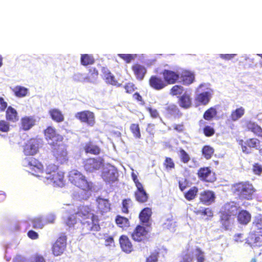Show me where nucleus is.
Here are the masks:
<instances>
[{"label":"nucleus","instance_id":"13","mask_svg":"<svg viewBox=\"0 0 262 262\" xmlns=\"http://www.w3.org/2000/svg\"><path fill=\"white\" fill-rule=\"evenodd\" d=\"M131 69L138 81H142L144 79L147 73V69L143 65L138 63L132 65Z\"/></svg>","mask_w":262,"mask_h":262},{"label":"nucleus","instance_id":"63","mask_svg":"<svg viewBox=\"0 0 262 262\" xmlns=\"http://www.w3.org/2000/svg\"><path fill=\"white\" fill-rule=\"evenodd\" d=\"M92 211V207L89 205H81L78 207L77 213H90Z\"/></svg>","mask_w":262,"mask_h":262},{"label":"nucleus","instance_id":"60","mask_svg":"<svg viewBox=\"0 0 262 262\" xmlns=\"http://www.w3.org/2000/svg\"><path fill=\"white\" fill-rule=\"evenodd\" d=\"M252 171L255 175H261L262 173V165L258 163H254L252 166Z\"/></svg>","mask_w":262,"mask_h":262},{"label":"nucleus","instance_id":"30","mask_svg":"<svg viewBox=\"0 0 262 262\" xmlns=\"http://www.w3.org/2000/svg\"><path fill=\"white\" fill-rule=\"evenodd\" d=\"M245 114V109L243 106L236 108L232 110L230 115V120L233 122L237 121Z\"/></svg>","mask_w":262,"mask_h":262},{"label":"nucleus","instance_id":"37","mask_svg":"<svg viewBox=\"0 0 262 262\" xmlns=\"http://www.w3.org/2000/svg\"><path fill=\"white\" fill-rule=\"evenodd\" d=\"M95 60L93 55L83 54L81 55L80 63L82 66H87L95 63Z\"/></svg>","mask_w":262,"mask_h":262},{"label":"nucleus","instance_id":"59","mask_svg":"<svg viewBox=\"0 0 262 262\" xmlns=\"http://www.w3.org/2000/svg\"><path fill=\"white\" fill-rule=\"evenodd\" d=\"M28 163L27 165L29 167V168L33 167L34 166H40L41 163L35 159L34 158L31 157L27 159Z\"/></svg>","mask_w":262,"mask_h":262},{"label":"nucleus","instance_id":"12","mask_svg":"<svg viewBox=\"0 0 262 262\" xmlns=\"http://www.w3.org/2000/svg\"><path fill=\"white\" fill-rule=\"evenodd\" d=\"M164 80L168 84H172L177 82L180 78V74L174 71L169 70H164L162 72Z\"/></svg>","mask_w":262,"mask_h":262},{"label":"nucleus","instance_id":"40","mask_svg":"<svg viewBox=\"0 0 262 262\" xmlns=\"http://www.w3.org/2000/svg\"><path fill=\"white\" fill-rule=\"evenodd\" d=\"M217 114V112L214 107H210L207 109L203 114V118L207 121H211L215 118Z\"/></svg>","mask_w":262,"mask_h":262},{"label":"nucleus","instance_id":"9","mask_svg":"<svg viewBox=\"0 0 262 262\" xmlns=\"http://www.w3.org/2000/svg\"><path fill=\"white\" fill-rule=\"evenodd\" d=\"M149 86L156 91H160L166 86V82L164 79L157 75H152L148 80Z\"/></svg>","mask_w":262,"mask_h":262},{"label":"nucleus","instance_id":"8","mask_svg":"<svg viewBox=\"0 0 262 262\" xmlns=\"http://www.w3.org/2000/svg\"><path fill=\"white\" fill-rule=\"evenodd\" d=\"M39 144L37 140L29 139L24 145V153L27 156H33L38 151Z\"/></svg>","mask_w":262,"mask_h":262},{"label":"nucleus","instance_id":"49","mask_svg":"<svg viewBox=\"0 0 262 262\" xmlns=\"http://www.w3.org/2000/svg\"><path fill=\"white\" fill-rule=\"evenodd\" d=\"M179 156L181 161L184 164L188 163L190 160L189 155L184 149L182 148L180 149Z\"/></svg>","mask_w":262,"mask_h":262},{"label":"nucleus","instance_id":"29","mask_svg":"<svg viewBox=\"0 0 262 262\" xmlns=\"http://www.w3.org/2000/svg\"><path fill=\"white\" fill-rule=\"evenodd\" d=\"M206 122L203 120H200L199 125L202 128L203 133L206 137H211L215 134L214 128L210 125H206Z\"/></svg>","mask_w":262,"mask_h":262},{"label":"nucleus","instance_id":"34","mask_svg":"<svg viewBox=\"0 0 262 262\" xmlns=\"http://www.w3.org/2000/svg\"><path fill=\"white\" fill-rule=\"evenodd\" d=\"M225 208L228 213H248L246 210H240L239 207L235 202L226 204Z\"/></svg>","mask_w":262,"mask_h":262},{"label":"nucleus","instance_id":"1","mask_svg":"<svg viewBox=\"0 0 262 262\" xmlns=\"http://www.w3.org/2000/svg\"><path fill=\"white\" fill-rule=\"evenodd\" d=\"M232 192L239 199L249 201L254 198L256 189L249 181H242L232 185Z\"/></svg>","mask_w":262,"mask_h":262},{"label":"nucleus","instance_id":"2","mask_svg":"<svg viewBox=\"0 0 262 262\" xmlns=\"http://www.w3.org/2000/svg\"><path fill=\"white\" fill-rule=\"evenodd\" d=\"M69 180L74 185L84 192L92 191L94 185L92 182L88 181L85 176L77 169H73L69 173Z\"/></svg>","mask_w":262,"mask_h":262},{"label":"nucleus","instance_id":"26","mask_svg":"<svg viewBox=\"0 0 262 262\" xmlns=\"http://www.w3.org/2000/svg\"><path fill=\"white\" fill-rule=\"evenodd\" d=\"M59 170H60L58 166L54 163H49L47 165L43 172V175H41V177L46 180V177H50V176L54 175Z\"/></svg>","mask_w":262,"mask_h":262},{"label":"nucleus","instance_id":"54","mask_svg":"<svg viewBox=\"0 0 262 262\" xmlns=\"http://www.w3.org/2000/svg\"><path fill=\"white\" fill-rule=\"evenodd\" d=\"M165 168L167 170H171L174 168L175 164L173 160L170 157H166L163 163Z\"/></svg>","mask_w":262,"mask_h":262},{"label":"nucleus","instance_id":"3","mask_svg":"<svg viewBox=\"0 0 262 262\" xmlns=\"http://www.w3.org/2000/svg\"><path fill=\"white\" fill-rule=\"evenodd\" d=\"M43 135L46 141L52 146H55L63 139L62 136L58 134L55 128L52 126H48L43 130Z\"/></svg>","mask_w":262,"mask_h":262},{"label":"nucleus","instance_id":"64","mask_svg":"<svg viewBox=\"0 0 262 262\" xmlns=\"http://www.w3.org/2000/svg\"><path fill=\"white\" fill-rule=\"evenodd\" d=\"M56 219L55 216L53 214H48L42 219L44 221L45 225L53 223Z\"/></svg>","mask_w":262,"mask_h":262},{"label":"nucleus","instance_id":"56","mask_svg":"<svg viewBox=\"0 0 262 262\" xmlns=\"http://www.w3.org/2000/svg\"><path fill=\"white\" fill-rule=\"evenodd\" d=\"M183 91V88L179 85H175L172 87L170 89V94L174 96L177 95H180Z\"/></svg>","mask_w":262,"mask_h":262},{"label":"nucleus","instance_id":"14","mask_svg":"<svg viewBox=\"0 0 262 262\" xmlns=\"http://www.w3.org/2000/svg\"><path fill=\"white\" fill-rule=\"evenodd\" d=\"M97 210L100 213H107L111 210V203L108 199L98 196L96 199Z\"/></svg>","mask_w":262,"mask_h":262},{"label":"nucleus","instance_id":"50","mask_svg":"<svg viewBox=\"0 0 262 262\" xmlns=\"http://www.w3.org/2000/svg\"><path fill=\"white\" fill-rule=\"evenodd\" d=\"M43 165L41 163L40 166H34L30 168V172L37 177H41L44 171Z\"/></svg>","mask_w":262,"mask_h":262},{"label":"nucleus","instance_id":"48","mask_svg":"<svg viewBox=\"0 0 262 262\" xmlns=\"http://www.w3.org/2000/svg\"><path fill=\"white\" fill-rule=\"evenodd\" d=\"M202 154L207 160L210 159L214 152V149L209 145H205L202 148Z\"/></svg>","mask_w":262,"mask_h":262},{"label":"nucleus","instance_id":"7","mask_svg":"<svg viewBox=\"0 0 262 262\" xmlns=\"http://www.w3.org/2000/svg\"><path fill=\"white\" fill-rule=\"evenodd\" d=\"M75 117L81 122L85 123L90 126H93L95 123L94 113L90 111L79 112L75 114Z\"/></svg>","mask_w":262,"mask_h":262},{"label":"nucleus","instance_id":"32","mask_svg":"<svg viewBox=\"0 0 262 262\" xmlns=\"http://www.w3.org/2000/svg\"><path fill=\"white\" fill-rule=\"evenodd\" d=\"M247 243L252 248L262 246V236L251 235L248 237Z\"/></svg>","mask_w":262,"mask_h":262},{"label":"nucleus","instance_id":"25","mask_svg":"<svg viewBox=\"0 0 262 262\" xmlns=\"http://www.w3.org/2000/svg\"><path fill=\"white\" fill-rule=\"evenodd\" d=\"M191 256L195 257L197 262H204L205 260V253L198 247H189Z\"/></svg>","mask_w":262,"mask_h":262},{"label":"nucleus","instance_id":"27","mask_svg":"<svg viewBox=\"0 0 262 262\" xmlns=\"http://www.w3.org/2000/svg\"><path fill=\"white\" fill-rule=\"evenodd\" d=\"M211 97V94L210 92H205L198 94L195 98V100L199 105H205L209 103Z\"/></svg>","mask_w":262,"mask_h":262},{"label":"nucleus","instance_id":"58","mask_svg":"<svg viewBox=\"0 0 262 262\" xmlns=\"http://www.w3.org/2000/svg\"><path fill=\"white\" fill-rule=\"evenodd\" d=\"M123 87L125 92L128 94L133 93L137 89L135 84L130 82L125 83Z\"/></svg>","mask_w":262,"mask_h":262},{"label":"nucleus","instance_id":"38","mask_svg":"<svg viewBox=\"0 0 262 262\" xmlns=\"http://www.w3.org/2000/svg\"><path fill=\"white\" fill-rule=\"evenodd\" d=\"M166 113L170 116L179 117L182 116V113L176 104H170L165 107Z\"/></svg>","mask_w":262,"mask_h":262},{"label":"nucleus","instance_id":"17","mask_svg":"<svg viewBox=\"0 0 262 262\" xmlns=\"http://www.w3.org/2000/svg\"><path fill=\"white\" fill-rule=\"evenodd\" d=\"M53 155L58 164L62 165L67 164L68 162V152L65 148L55 150Z\"/></svg>","mask_w":262,"mask_h":262},{"label":"nucleus","instance_id":"22","mask_svg":"<svg viewBox=\"0 0 262 262\" xmlns=\"http://www.w3.org/2000/svg\"><path fill=\"white\" fill-rule=\"evenodd\" d=\"M118 173L114 169H107L103 171L102 178L103 180L108 183H112L117 180Z\"/></svg>","mask_w":262,"mask_h":262},{"label":"nucleus","instance_id":"51","mask_svg":"<svg viewBox=\"0 0 262 262\" xmlns=\"http://www.w3.org/2000/svg\"><path fill=\"white\" fill-rule=\"evenodd\" d=\"M221 221L226 229H229L232 223L229 214H222Z\"/></svg>","mask_w":262,"mask_h":262},{"label":"nucleus","instance_id":"16","mask_svg":"<svg viewBox=\"0 0 262 262\" xmlns=\"http://www.w3.org/2000/svg\"><path fill=\"white\" fill-rule=\"evenodd\" d=\"M82 149L86 154L98 155L101 152L100 147L92 141L85 143L83 146Z\"/></svg>","mask_w":262,"mask_h":262},{"label":"nucleus","instance_id":"52","mask_svg":"<svg viewBox=\"0 0 262 262\" xmlns=\"http://www.w3.org/2000/svg\"><path fill=\"white\" fill-rule=\"evenodd\" d=\"M139 219L141 223L147 226L151 224L150 214H139Z\"/></svg>","mask_w":262,"mask_h":262},{"label":"nucleus","instance_id":"46","mask_svg":"<svg viewBox=\"0 0 262 262\" xmlns=\"http://www.w3.org/2000/svg\"><path fill=\"white\" fill-rule=\"evenodd\" d=\"M104 77L106 82L108 84L117 85L118 86H120L121 85V84L118 83V81L115 79L114 76L110 72L104 74Z\"/></svg>","mask_w":262,"mask_h":262},{"label":"nucleus","instance_id":"45","mask_svg":"<svg viewBox=\"0 0 262 262\" xmlns=\"http://www.w3.org/2000/svg\"><path fill=\"white\" fill-rule=\"evenodd\" d=\"M122 211L128 213L133 208V203L130 199H125L122 201Z\"/></svg>","mask_w":262,"mask_h":262},{"label":"nucleus","instance_id":"36","mask_svg":"<svg viewBox=\"0 0 262 262\" xmlns=\"http://www.w3.org/2000/svg\"><path fill=\"white\" fill-rule=\"evenodd\" d=\"M163 228L164 229H167L171 232H173L176 231V224L171 217H166V219L163 221Z\"/></svg>","mask_w":262,"mask_h":262},{"label":"nucleus","instance_id":"15","mask_svg":"<svg viewBox=\"0 0 262 262\" xmlns=\"http://www.w3.org/2000/svg\"><path fill=\"white\" fill-rule=\"evenodd\" d=\"M245 127L248 132H250L255 136L262 137V128L255 122L247 121L245 123Z\"/></svg>","mask_w":262,"mask_h":262},{"label":"nucleus","instance_id":"31","mask_svg":"<svg viewBox=\"0 0 262 262\" xmlns=\"http://www.w3.org/2000/svg\"><path fill=\"white\" fill-rule=\"evenodd\" d=\"M49 113L53 120L59 123L64 121V117L62 112L58 109L53 108L49 111Z\"/></svg>","mask_w":262,"mask_h":262},{"label":"nucleus","instance_id":"24","mask_svg":"<svg viewBox=\"0 0 262 262\" xmlns=\"http://www.w3.org/2000/svg\"><path fill=\"white\" fill-rule=\"evenodd\" d=\"M6 119L9 122H16L19 120V116L16 110L12 107L9 106L6 110Z\"/></svg>","mask_w":262,"mask_h":262},{"label":"nucleus","instance_id":"62","mask_svg":"<svg viewBox=\"0 0 262 262\" xmlns=\"http://www.w3.org/2000/svg\"><path fill=\"white\" fill-rule=\"evenodd\" d=\"M146 110L148 112L151 118L156 119L160 117L159 113L157 109L153 108L151 107H147Z\"/></svg>","mask_w":262,"mask_h":262},{"label":"nucleus","instance_id":"10","mask_svg":"<svg viewBox=\"0 0 262 262\" xmlns=\"http://www.w3.org/2000/svg\"><path fill=\"white\" fill-rule=\"evenodd\" d=\"M66 241L65 236H61L53 244L52 250L54 256H58L63 253L66 247Z\"/></svg>","mask_w":262,"mask_h":262},{"label":"nucleus","instance_id":"11","mask_svg":"<svg viewBox=\"0 0 262 262\" xmlns=\"http://www.w3.org/2000/svg\"><path fill=\"white\" fill-rule=\"evenodd\" d=\"M46 180L52 183L54 186L61 187L64 185V172L59 170L54 175L46 177Z\"/></svg>","mask_w":262,"mask_h":262},{"label":"nucleus","instance_id":"20","mask_svg":"<svg viewBox=\"0 0 262 262\" xmlns=\"http://www.w3.org/2000/svg\"><path fill=\"white\" fill-rule=\"evenodd\" d=\"M179 74L182 82L184 85H189L194 81V74L190 71L184 70Z\"/></svg>","mask_w":262,"mask_h":262},{"label":"nucleus","instance_id":"61","mask_svg":"<svg viewBox=\"0 0 262 262\" xmlns=\"http://www.w3.org/2000/svg\"><path fill=\"white\" fill-rule=\"evenodd\" d=\"M45 225L44 221L40 219H35L33 221V226L34 228L41 229Z\"/></svg>","mask_w":262,"mask_h":262},{"label":"nucleus","instance_id":"44","mask_svg":"<svg viewBox=\"0 0 262 262\" xmlns=\"http://www.w3.org/2000/svg\"><path fill=\"white\" fill-rule=\"evenodd\" d=\"M63 218L65 224L69 227L73 226L76 222L74 214H65Z\"/></svg>","mask_w":262,"mask_h":262},{"label":"nucleus","instance_id":"57","mask_svg":"<svg viewBox=\"0 0 262 262\" xmlns=\"http://www.w3.org/2000/svg\"><path fill=\"white\" fill-rule=\"evenodd\" d=\"M9 122L7 120H0V132L3 133H7L10 130Z\"/></svg>","mask_w":262,"mask_h":262},{"label":"nucleus","instance_id":"35","mask_svg":"<svg viewBox=\"0 0 262 262\" xmlns=\"http://www.w3.org/2000/svg\"><path fill=\"white\" fill-rule=\"evenodd\" d=\"M15 96L18 98L25 97L28 93V89L25 87L16 85L12 89Z\"/></svg>","mask_w":262,"mask_h":262},{"label":"nucleus","instance_id":"19","mask_svg":"<svg viewBox=\"0 0 262 262\" xmlns=\"http://www.w3.org/2000/svg\"><path fill=\"white\" fill-rule=\"evenodd\" d=\"M148 232L144 227L138 225L132 233L133 238L136 241H141L146 237Z\"/></svg>","mask_w":262,"mask_h":262},{"label":"nucleus","instance_id":"41","mask_svg":"<svg viewBox=\"0 0 262 262\" xmlns=\"http://www.w3.org/2000/svg\"><path fill=\"white\" fill-rule=\"evenodd\" d=\"M199 191V189L196 186H193L184 193V197L187 201L194 200Z\"/></svg>","mask_w":262,"mask_h":262},{"label":"nucleus","instance_id":"4","mask_svg":"<svg viewBox=\"0 0 262 262\" xmlns=\"http://www.w3.org/2000/svg\"><path fill=\"white\" fill-rule=\"evenodd\" d=\"M103 166V160L100 158H89L83 162V167L88 173L94 172Z\"/></svg>","mask_w":262,"mask_h":262},{"label":"nucleus","instance_id":"55","mask_svg":"<svg viewBox=\"0 0 262 262\" xmlns=\"http://www.w3.org/2000/svg\"><path fill=\"white\" fill-rule=\"evenodd\" d=\"M118 56L124 60L126 63H129L132 60L135 58L136 55L132 54H118Z\"/></svg>","mask_w":262,"mask_h":262},{"label":"nucleus","instance_id":"6","mask_svg":"<svg viewBox=\"0 0 262 262\" xmlns=\"http://www.w3.org/2000/svg\"><path fill=\"white\" fill-rule=\"evenodd\" d=\"M196 174L198 178L203 182L212 183L216 180V174L210 167L200 168Z\"/></svg>","mask_w":262,"mask_h":262},{"label":"nucleus","instance_id":"33","mask_svg":"<svg viewBox=\"0 0 262 262\" xmlns=\"http://www.w3.org/2000/svg\"><path fill=\"white\" fill-rule=\"evenodd\" d=\"M98 71L95 67L89 69L88 75L84 78L83 80L88 82H94L98 78Z\"/></svg>","mask_w":262,"mask_h":262},{"label":"nucleus","instance_id":"28","mask_svg":"<svg viewBox=\"0 0 262 262\" xmlns=\"http://www.w3.org/2000/svg\"><path fill=\"white\" fill-rule=\"evenodd\" d=\"M120 244L122 250L126 253H130L133 250L132 245L128 238L122 235L120 238Z\"/></svg>","mask_w":262,"mask_h":262},{"label":"nucleus","instance_id":"39","mask_svg":"<svg viewBox=\"0 0 262 262\" xmlns=\"http://www.w3.org/2000/svg\"><path fill=\"white\" fill-rule=\"evenodd\" d=\"M179 105L184 108H188L191 105V101L189 95L184 94L179 99Z\"/></svg>","mask_w":262,"mask_h":262},{"label":"nucleus","instance_id":"43","mask_svg":"<svg viewBox=\"0 0 262 262\" xmlns=\"http://www.w3.org/2000/svg\"><path fill=\"white\" fill-rule=\"evenodd\" d=\"M180 262H193V258L191 256L189 248H187L186 250L182 253Z\"/></svg>","mask_w":262,"mask_h":262},{"label":"nucleus","instance_id":"47","mask_svg":"<svg viewBox=\"0 0 262 262\" xmlns=\"http://www.w3.org/2000/svg\"><path fill=\"white\" fill-rule=\"evenodd\" d=\"M130 130L135 138L140 139L141 137L139 125L137 123H133L130 126Z\"/></svg>","mask_w":262,"mask_h":262},{"label":"nucleus","instance_id":"5","mask_svg":"<svg viewBox=\"0 0 262 262\" xmlns=\"http://www.w3.org/2000/svg\"><path fill=\"white\" fill-rule=\"evenodd\" d=\"M238 144L241 146L242 151L246 154L251 153V148L259 149L260 141L255 138L247 139L246 141L240 139L238 141Z\"/></svg>","mask_w":262,"mask_h":262},{"label":"nucleus","instance_id":"53","mask_svg":"<svg viewBox=\"0 0 262 262\" xmlns=\"http://www.w3.org/2000/svg\"><path fill=\"white\" fill-rule=\"evenodd\" d=\"M237 220L240 224H247L251 220L250 214H238Z\"/></svg>","mask_w":262,"mask_h":262},{"label":"nucleus","instance_id":"21","mask_svg":"<svg viewBox=\"0 0 262 262\" xmlns=\"http://www.w3.org/2000/svg\"><path fill=\"white\" fill-rule=\"evenodd\" d=\"M136 187L137 190L135 192V196L136 200L140 203L146 202L148 199V196L143 185H138Z\"/></svg>","mask_w":262,"mask_h":262},{"label":"nucleus","instance_id":"23","mask_svg":"<svg viewBox=\"0 0 262 262\" xmlns=\"http://www.w3.org/2000/svg\"><path fill=\"white\" fill-rule=\"evenodd\" d=\"M35 123V120L33 117L25 116L20 120V128L27 131L30 129Z\"/></svg>","mask_w":262,"mask_h":262},{"label":"nucleus","instance_id":"42","mask_svg":"<svg viewBox=\"0 0 262 262\" xmlns=\"http://www.w3.org/2000/svg\"><path fill=\"white\" fill-rule=\"evenodd\" d=\"M116 223L118 226L121 228H125L129 226V219L121 215L117 216Z\"/></svg>","mask_w":262,"mask_h":262},{"label":"nucleus","instance_id":"18","mask_svg":"<svg viewBox=\"0 0 262 262\" xmlns=\"http://www.w3.org/2000/svg\"><path fill=\"white\" fill-rule=\"evenodd\" d=\"M215 195L213 191L205 190L200 193V201L203 204L209 205L214 202Z\"/></svg>","mask_w":262,"mask_h":262}]
</instances>
